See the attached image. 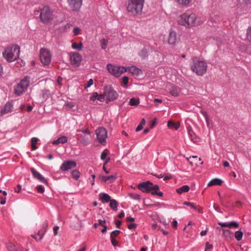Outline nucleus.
Here are the masks:
<instances>
[{"mask_svg": "<svg viewBox=\"0 0 251 251\" xmlns=\"http://www.w3.org/2000/svg\"><path fill=\"white\" fill-rule=\"evenodd\" d=\"M201 113L202 114V115L204 117V118L205 119V121L206 122V123L207 124V125H208L209 120L207 112L203 110H201Z\"/></svg>", "mask_w": 251, "mask_h": 251, "instance_id": "43", "label": "nucleus"}, {"mask_svg": "<svg viewBox=\"0 0 251 251\" xmlns=\"http://www.w3.org/2000/svg\"><path fill=\"white\" fill-rule=\"evenodd\" d=\"M101 48L104 49L107 46L108 41L105 39H102L100 40Z\"/></svg>", "mask_w": 251, "mask_h": 251, "instance_id": "40", "label": "nucleus"}, {"mask_svg": "<svg viewBox=\"0 0 251 251\" xmlns=\"http://www.w3.org/2000/svg\"><path fill=\"white\" fill-rule=\"evenodd\" d=\"M107 153L106 152V150L104 151L100 155V158L101 160H104L106 158V157L107 156Z\"/></svg>", "mask_w": 251, "mask_h": 251, "instance_id": "51", "label": "nucleus"}, {"mask_svg": "<svg viewBox=\"0 0 251 251\" xmlns=\"http://www.w3.org/2000/svg\"><path fill=\"white\" fill-rule=\"evenodd\" d=\"M139 103V99L131 98L129 101V104L131 106H137Z\"/></svg>", "mask_w": 251, "mask_h": 251, "instance_id": "33", "label": "nucleus"}, {"mask_svg": "<svg viewBox=\"0 0 251 251\" xmlns=\"http://www.w3.org/2000/svg\"><path fill=\"white\" fill-rule=\"evenodd\" d=\"M116 178V176L115 175H111L107 176V181H110L111 182L113 181Z\"/></svg>", "mask_w": 251, "mask_h": 251, "instance_id": "49", "label": "nucleus"}, {"mask_svg": "<svg viewBox=\"0 0 251 251\" xmlns=\"http://www.w3.org/2000/svg\"><path fill=\"white\" fill-rule=\"evenodd\" d=\"M196 19L195 14L185 13L177 18V22L179 25L189 27L195 25Z\"/></svg>", "mask_w": 251, "mask_h": 251, "instance_id": "3", "label": "nucleus"}, {"mask_svg": "<svg viewBox=\"0 0 251 251\" xmlns=\"http://www.w3.org/2000/svg\"><path fill=\"white\" fill-rule=\"evenodd\" d=\"M222 230L223 232V235L224 237L227 238H230L231 233L230 230L225 229H223Z\"/></svg>", "mask_w": 251, "mask_h": 251, "instance_id": "37", "label": "nucleus"}, {"mask_svg": "<svg viewBox=\"0 0 251 251\" xmlns=\"http://www.w3.org/2000/svg\"><path fill=\"white\" fill-rule=\"evenodd\" d=\"M101 181L106 182L107 181V176H100L99 177Z\"/></svg>", "mask_w": 251, "mask_h": 251, "instance_id": "58", "label": "nucleus"}, {"mask_svg": "<svg viewBox=\"0 0 251 251\" xmlns=\"http://www.w3.org/2000/svg\"><path fill=\"white\" fill-rule=\"evenodd\" d=\"M12 104L10 102H7L5 105L4 107L0 111L1 115H3L9 112H10L12 111Z\"/></svg>", "mask_w": 251, "mask_h": 251, "instance_id": "19", "label": "nucleus"}, {"mask_svg": "<svg viewBox=\"0 0 251 251\" xmlns=\"http://www.w3.org/2000/svg\"><path fill=\"white\" fill-rule=\"evenodd\" d=\"M104 94L106 103L117 100L119 95L111 85H107L104 89Z\"/></svg>", "mask_w": 251, "mask_h": 251, "instance_id": "5", "label": "nucleus"}, {"mask_svg": "<svg viewBox=\"0 0 251 251\" xmlns=\"http://www.w3.org/2000/svg\"><path fill=\"white\" fill-rule=\"evenodd\" d=\"M105 223V220H99V225H100L103 226L105 225H104Z\"/></svg>", "mask_w": 251, "mask_h": 251, "instance_id": "60", "label": "nucleus"}, {"mask_svg": "<svg viewBox=\"0 0 251 251\" xmlns=\"http://www.w3.org/2000/svg\"><path fill=\"white\" fill-rule=\"evenodd\" d=\"M120 233V231L119 230H115L112 231L110 234V238H114V237L118 236Z\"/></svg>", "mask_w": 251, "mask_h": 251, "instance_id": "44", "label": "nucleus"}, {"mask_svg": "<svg viewBox=\"0 0 251 251\" xmlns=\"http://www.w3.org/2000/svg\"><path fill=\"white\" fill-rule=\"evenodd\" d=\"M153 185L150 181H146L140 183L138 188L143 192H150Z\"/></svg>", "mask_w": 251, "mask_h": 251, "instance_id": "13", "label": "nucleus"}, {"mask_svg": "<svg viewBox=\"0 0 251 251\" xmlns=\"http://www.w3.org/2000/svg\"><path fill=\"white\" fill-rule=\"evenodd\" d=\"M97 139L101 145H104L106 143V139L107 137V133L106 129L102 127H100L95 130Z\"/></svg>", "mask_w": 251, "mask_h": 251, "instance_id": "9", "label": "nucleus"}, {"mask_svg": "<svg viewBox=\"0 0 251 251\" xmlns=\"http://www.w3.org/2000/svg\"><path fill=\"white\" fill-rule=\"evenodd\" d=\"M68 138L65 136H62L59 137L57 140H54L52 142V144L57 145L59 144H64L67 142Z\"/></svg>", "mask_w": 251, "mask_h": 251, "instance_id": "22", "label": "nucleus"}, {"mask_svg": "<svg viewBox=\"0 0 251 251\" xmlns=\"http://www.w3.org/2000/svg\"><path fill=\"white\" fill-rule=\"evenodd\" d=\"M98 100L100 101H102L104 100H105L104 94H103V95H99L97 93L95 92V100Z\"/></svg>", "mask_w": 251, "mask_h": 251, "instance_id": "36", "label": "nucleus"}, {"mask_svg": "<svg viewBox=\"0 0 251 251\" xmlns=\"http://www.w3.org/2000/svg\"><path fill=\"white\" fill-rule=\"evenodd\" d=\"M70 8L74 11H77L80 8L82 0H67Z\"/></svg>", "mask_w": 251, "mask_h": 251, "instance_id": "11", "label": "nucleus"}, {"mask_svg": "<svg viewBox=\"0 0 251 251\" xmlns=\"http://www.w3.org/2000/svg\"><path fill=\"white\" fill-rule=\"evenodd\" d=\"M172 226L173 227L176 228L177 226V222L176 220H174L172 222Z\"/></svg>", "mask_w": 251, "mask_h": 251, "instance_id": "59", "label": "nucleus"}, {"mask_svg": "<svg viewBox=\"0 0 251 251\" xmlns=\"http://www.w3.org/2000/svg\"><path fill=\"white\" fill-rule=\"evenodd\" d=\"M183 204L184 205L190 206L191 208H192L194 209L195 210L198 211L200 213L202 212V210H201V208L200 207H197V206H195L193 204V203H191V202H189L185 201L183 203Z\"/></svg>", "mask_w": 251, "mask_h": 251, "instance_id": "27", "label": "nucleus"}, {"mask_svg": "<svg viewBox=\"0 0 251 251\" xmlns=\"http://www.w3.org/2000/svg\"><path fill=\"white\" fill-rule=\"evenodd\" d=\"M168 126L169 128H174L176 129H177L179 127L180 125L178 123H174L172 121H169L168 123Z\"/></svg>", "mask_w": 251, "mask_h": 251, "instance_id": "29", "label": "nucleus"}, {"mask_svg": "<svg viewBox=\"0 0 251 251\" xmlns=\"http://www.w3.org/2000/svg\"><path fill=\"white\" fill-rule=\"evenodd\" d=\"M72 176L75 179H77L79 177V172L76 170H73L72 172Z\"/></svg>", "mask_w": 251, "mask_h": 251, "instance_id": "39", "label": "nucleus"}, {"mask_svg": "<svg viewBox=\"0 0 251 251\" xmlns=\"http://www.w3.org/2000/svg\"><path fill=\"white\" fill-rule=\"evenodd\" d=\"M109 206L110 207L115 211H117L118 210V202L115 200H111L109 201Z\"/></svg>", "mask_w": 251, "mask_h": 251, "instance_id": "25", "label": "nucleus"}, {"mask_svg": "<svg viewBox=\"0 0 251 251\" xmlns=\"http://www.w3.org/2000/svg\"><path fill=\"white\" fill-rule=\"evenodd\" d=\"M107 68L108 72L116 77L120 76L121 75L127 72V70L124 66H114L112 64H108Z\"/></svg>", "mask_w": 251, "mask_h": 251, "instance_id": "7", "label": "nucleus"}, {"mask_svg": "<svg viewBox=\"0 0 251 251\" xmlns=\"http://www.w3.org/2000/svg\"><path fill=\"white\" fill-rule=\"evenodd\" d=\"M50 95V92L49 90L44 89L42 92V97L44 99L47 100Z\"/></svg>", "mask_w": 251, "mask_h": 251, "instance_id": "35", "label": "nucleus"}, {"mask_svg": "<svg viewBox=\"0 0 251 251\" xmlns=\"http://www.w3.org/2000/svg\"><path fill=\"white\" fill-rule=\"evenodd\" d=\"M130 197L131 198L136 200H140V197L139 195L136 194H130Z\"/></svg>", "mask_w": 251, "mask_h": 251, "instance_id": "45", "label": "nucleus"}, {"mask_svg": "<svg viewBox=\"0 0 251 251\" xmlns=\"http://www.w3.org/2000/svg\"><path fill=\"white\" fill-rule=\"evenodd\" d=\"M110 159L109 158H108L107 159H106L105 160V161L104 162V164H103V171L106 173V174H108L109 173V170H107L106 168H105V165L106 164L108 163V162L109 161Z\"/></svg>", "mask_w": 251, "mask_h": 251, "instance_id": "46", "label": "nucleus"}, {"mask_svg": "<svg viewBox=\"0 0 251 251\" xmlns=\"http://www.w3.org/2000/svg\"><path fill=\"white\" fill-rule=\"evenodd\" d=\"M121 224H122V222L120 221H118V220L116 221V223H115L116 227L118 228H119Z\"/></svg>", "mask_w": 251, "mask_h": 251, "instance_id": "64", "label": "nucleus"}, {"mask_svg": "<svg viewBox=\"0 0 251 251\" xmlns=\"http://www.w3.org/2000/svg\"><path fill=\"white\" fill-rule=\"evenodd\" d=\"M127 70V71L134 75H138L142 74V71L139 68L136 67L135 66H132L130 67L126 68Z\"/></svg>", "mask_w": 251, "mask_h": 251, "instance_id": "20", "label": "nucleus"}, {"mask_svg": "<svg viewBox=\"0 0 251 251\" xmlns=\"http://www.w3.org/2000/svg\"><path fill=\"white\" fill-rule=\"evenodd\" d=\"M79 31H80V29L78 27H75L74 28L73 32H74V33L75 35H78L79 34Z\"/></svg>", "mask_w": 251, "mask_h": 251, "instance_id": "52", "label": "nucleus"}, {"mask_svg": "<svg viewBox=\"0 0 251 251\" xmlns=\"http://www.w3.org/2000/svg\"><path fill=\"white\" fill-rule=\"evenodd\" d=\"M112 244L113 246H116L118 244V242L116 240H115L114 238H110Z\"/></svg>", "mask_w": 251, "mask_h": 251, "instance_id": "54", "label": "nucleus"}, {"mask_svg": "<svg viewBox=\"0 0 251 251\" xmlns=\"http://www.w3.org/2000/svg\"><path fill=\"white\" fill-rule=\"evenodd\" d=\"M180 91L175 86H172L170 89V93L174 96H177L179 94Z\"/></svg>", "mask_w": 251, "mask_h": 251, "instance_id": "28", "label": "nucleus"}, {"mask_svg": "<svg viewBox=\"0 0 251 251\" xmlns=\"http://www.w3.org/2000/svg\"><path fill=\"white\" fill-rule=\"evenodd\" d=\"M222 180L219 178H214L212 179L209 183L207 185L208 186H212L214 185H221L222 183Z\"/></svg>", "mask_w": 251, "mask_h": 251, "instance_id": "23", "label": "nucleus"}, {"mask_svg": "<svg viewBox=\"0 0 251 251\" xmlns=\"http://www.w3.org/2000/svg\"><path fill=\"white\" fill-rule=\"evenodd\" d=\"M247 39L251 42V26H249L247 30Z\"/></svg>", "mask_w": 251, "mask_h": 251, "instance_id": "42", "label": "nucleus"}, {"mask_svg": "<svg viewBox=\"0 0 251 251\" xmlns=\"http://www.w3.org/2000/svg\"><path fill=\"white\" fill-rule=\"evenodd\" d=\"M62 78L61 76H58L57 79V82L59 84V85H62Z\"/></svg>", "mask_w": 251, "mask_h": 251, "instance_id": "63", "label": "nucleus"}, {"mask_svg": "<svg viewBox=\"0 0 251 251\" xmlns=\"http://www.w3.org/2000/svg\"><path fill=\"white\" fill-rule=\"evenodd\" d=\"M29 77L25 76L20 82L17 84L15 88V94L17 95H20L26 89L29 84Z\"/></svg>", "mask_w": 251, "mask_h": 251, "instance_id": "6", "label": "nucleus"}, {"mask_svg": "<svg viewBox=\"0 0 251 251\" xmlns=\"http://www.w3.org/2000/svg\"><path fill=\"white\" fill-rule=\"evenodd\" d=\"M128 77L126 76H124L122 78V83L124 85H126L128 83Z\"/></svg>", "mask_w": 251, "mask_h": 251, "instance_id": "47", "label": "nucleus"}, {"mask_svg": "<svg viewBox=\"0 0 251 251\" xmlns=\"http://www.w3.org/2000/svg\"><path fill=\"white\" fill-rule=\"evenodd\" d=\"M176 2L180 5L188 6L192 0H175Z\"/></svg>", "mask_w": 251, "mask_h": 251, "instance_id": "30", "label": "nucleus"}, {"mask_svg": "<svg viewBox=\"0 0 251 251\" xmlns=\"http://www.w3.org/2000/svg\"><path fill=\"white\" fill-rule=\"evenodd\" d=\"M40 17L41 21L44 24L48 23L52 20V12L48 6H45L43 8Z\"/></svg>", "mask_w": 251, "mask_h": 251, "instance_id": "8", "label": "nucleus"}, {"mask_svg": "<svg viewBox=\"0 0 251 251\" xmlns=\"http://www.w3.org/2000/svg\"><path fill=\"white\" fill-rule=\"evenodd\" d=\"M179 41V38L177 37L176 33L174 30L170 31L168 39V43L173 45L178 43Z\"/></svg>", "mask_w": 251, "mask_h": 251, "instance_id": "12", "label": "nucleus"}, {"mask_svg": "<svg viewBox=\"0 0 251 251\" xmlns=\"http://www.w3.org/2000/svg\"><path fill=\"white\" fill-rule=\"evenodd\" d=\"M20 50V48L18 45L9 46L2 52V55L8 62H13L19 57Z\"/></svg>", "mask_w": 251, "mask_h": 251, "instance_id": "2", "label": "nucleus"}, {"mask_svg": "<svg viewBox=\"0 0 251 251\" xmlns=\"http://www.w3.org/2000/svg\"><path fill=\"white\" fill-rule=\"evenodd\" d=\"M145 0H128L127 10L133 15L141 13Z\"/></svg>", "mask_w": 251, "mask_h": 251, "instance_id": "4", "label": "nucleus"}, {"mask_svg": "<svg viewBox=\"0 0 251 251\" xmlns=\"http://www.w3.org/2000/svg\"><path fill=\"white\" fill-rule=\"evenodd\" d=\"M30 171L34 177L37 179H38L40 182L45 184L46 185H48V182L45 179V178L41 175V174L38 172L36 171L33 168H31L30 169Z\"/></svg>", "mask_w": 251, "mask_h": 251, "instance_id": "14", "label": "nucleus"}, {"mask_svg": "<svg viewBox=\"0 0 251 251\" xmlns=\"http://www.w3.org/2000/svg\"><path fill=\"white\" fill-rule=\"evenodd\" d=\"M212 245L210 244L208 242H206L205 244V249L208 250L211 249L212 248Z\"/></svg>", "mask_w": 251, "mask_h": 251, "instance_id": "55", "label": "nucleus"}, {"mask_svg": "<svg viewBox=\"0 0 251 251\" xmlns=\"http://www.w3.org/2000/svg\"><path fill=\"white\" fill-rule=\"evenodd\" d=\"M99 200L102 203H107L110 201V196L106 193H100L98 195Z\"/></svg>", "mask_w": 251, "mask_h": 251, "instance_id": "18", "label": "nucleus"}, {"mask_svg": "<svg viewBox=\"0 0 251 251\" xmlns=\"http://www.w3.org/2000/svg\"><path fill=\"white\" fill-rule=\"evenodd\" d=\"M93 83H94L93 79L92 78L90 79L87 83V85L85 86V89H87V88L90 87L93 84Z\"/></svg>", "mask_w": 251, "mask_h": 251, "instance_id": "48", "label": "nucleus"}, {"mask_svg": "<svg viewBox=\"0 0 251 251\" xmlns=\"http://www.w3.org/2000/svg\"><path fill=\"white\" fill-rule=\"evenodd\" d=\"M76 163L74 161H65L60 167V170L63 171H67L72 168L75 167Z\"/></svg>", "mask_w": 251, "mask_h": 251, "instance_id": "15", "label": "nucleus"}, {"mask_svg": "<svg viewBox=\"0 0 251 251\" xmlns=\"http://www.w3.org/2000/svg\"><path fill=\"white\" fill-rule=\"evenodd\" d=\"M22 189V186L20 184L18 185L17 187L15 189V191L16 193H20Z\"/></svg>", "mask_w": 251, "mask_h": 251, "instance_id": "56", "label": "nucleus"}, {"mask_svg": "<svg viewBox=\"0 0 251 251\" xmlns=\"http://www.w3.org/2000/svg\"><path fill=\"white\" fill-rule=\"evenodd\" d=\"M72 47L73 49L80 50L82 47V44L81 43H80L79 44H77L75 43H74L72 44Z\"/></svg>", "mask_w": 251, "mask_h": 251, "instance_id": "41", "label": "nucleus"}, {"mask_svg": "<svg viewBox=\"0 0 251 251\" xmlns=\"http://www.w3.org/2000/svg\"><path fill=\"white\" fill-rule=\"evenodd\" d=\"M143 126H141V125H139L137 127H136V131L138 132V131H139L140 130H141V129H142L143 128Z\"/></svg>", "mask_w": 251, "mask_h": 251, "instance_id": "62", "label": "nucleus"}, {"mask_svg": "<svg viewBox=\"0 0 251 251\" xmlns=\"http://www.w3.org/2000/svg\"><path fill=\"white\" fill-rule=\"evenodd\" d=\"M7 249L9 251H15L16 250V246L12 243H9L6 245Z\"/></svg>", "mask_w": 251, "mask_h": 251, "instance_id": "38", "label": "nucleus"}, {"mask_svg": "<svg viewBox=\"0 0 251 251\" xmlns=\"http://www.w3.org/2000/svg\"><path fill=\"white\" fill-rule=\"evenodd\" d=\"M218 225L222 227H228L230 228H237L239 227L238 223L235 221L226 223L219 222Z\"/></svg>", "mask_w": 251, "mask_h": 251, "instance_id": "17", "label": "nucleus"}, {"mask_svg": "<svg viewBox=\"0 0 251 251\" xmlns=\"http://www.w3.org/2000/svg\"><path fill=\"white\" fill-rule=\"evenodd\" d=\"M164 177V180H169V179H170L171 178H172V176L171 175H166Z\"/></svg>", "mask_w": 251, "mask_h": 251, "instance_id": "61", "label": "nucleus"}, {"mask_svg": "<svg viewBox=\"0 0 251 251\" xmlns=\"http://www.w3.org/2000/svg\"><path fill=\"white\" fill-rule=\"evenodd\" d=\"M243 235V232L241 230H239L235 232V238L237 241H240L242 239Z\"/></svg>", "mask_w": 251, "mask_h": 251, "instance_id": "32", "label": "nucleus"}, {"mask_svg": "<svg viewBox=\"0 0 251 251\" xmlns=\"http://www.w3.org/2000/svg\"><path fill=\"white\" fill-rule=\"evenodd\" d=\"M191 70L198 75H203L206 73L207 68V63L197 57L193 58L190 65Z\"/></svg>", "mask_w": 251, "mask_h": 251, "instance_id": "1", "label": "nucleus"}, {"mask_svg": "<svg viewBox=\"0 0 251 251\" xmlns=\"http://www.w3.org/2000/svg\"><path fill=\"white\" fill-rule=\"evenodd\" d=\"M150 192H151V194L153 195H157L160 197H161L163 195V193L159 191V187L157 185L153 184Z\"/></svg>", "mask_w": 251, "mask_h": 251, "instance_id": "21", "label": "nucleus"}, {"mask_svg": "<svg viewBox=\"0 0 251 251\" xmlns=\"http://www.w3.org/2000/svg\"><path fill=\"white\" fill-rule=\"evenodd\" d=\"M139 55L142 58H145L148 56V51L146 49H143L139 52Z\"/></svg>", "mask_w": 251, "mask_h": 251, "instance_id": "31", "label": "nucleus"}, {"mask_svg": "<svg viewBox=\"0 0 251 251\" xmlns=\"http://www.w3.org/2000/svg\"><path fill=\"white\" fill-rule=\"evenodd\" d=\"M59 228V227L58 226H54L53 227V233L55 235H56L57 234V231Z\"/></svg>", "mask_w": 251, "mask_h": 251, "instance_id": "57", "label": "nucleus"}, {"mask_svg": "<svg viewBox=\"0 0 251 251\" xmlns=\"http://www.w3.org/2000/svg\"><path fill=\"white\" fill-rule=\"evenodd\" d=\"M40 58L44 65H48L51 61V54L46 49H41L40 51Z\"/></svg>", "mask_w": 251, "mask_h": 251, "instance_id": "10", "label": "nucleus"}, {"mask_svg": "<svg viewBox=\"0 0 251 251\" xmlns=\"http://www.w3.org/2000/svg\"><path fill=\"white\" fill-rule=\"evenodd\" d=\"M81 61V57L78 53L74 52L71 56V61L73 65L78 66Z\"/></svg>", "mask_w": 251, "mask_h": 251, "instance_id": "16", "label": "nucleus"}, {"mask_svg": "<svg viewBox=\"0 0 251 251\" xmlns=\"http://www.w3.org/2000/svg\"><path fill=\"white\" fill-rule=\"evenodd\" d=\"M190 190V187L188 185H183L180 188L177 189L176 192L180 194L183 192H187Z\"/></svg>", "mask_w": 251, "mask_h": 251, "instance_id": "26", "label": "nucleus"}, {"mask_svg": "<svg viewBox=\"0 0 251 251\" xmlns=\"http://www.w3.org/2000/svg\"><path fill=\"white\" fill-rule=\"evenodd\" d=\"M187 128L188 133L190 138L191 139V140L192 141H193L194 142H196V141L195 140L196 136H195V134L193 130L192 127L191 126H187Z\"/></svg>", "mask_w": 251, "mask_h": 251, "instance_id": "24", "label": "nucleus"}, {"mask_svg": "<svg viewBox=\"0 0 251 251\" xmlns=\"http://www.w3.org/2000/svg\"><path fill=\"white\" fill-rule=\"evenodd\" d=\"M137 225L135 224H130L128 225V228L129 229H132L136 228Z\"/></svg>", "mask_w": 251, "mask_h": 251, "instance_id": "53", "label": "nucleus"}, {"mask_svg": "<svg viewBox=\"0 0 251 251\" xmlns=\"http://www.w3.org/2000/svg\"><path fill=\"white\" fill-rule=\"evenodd\" d=\"M37 190L38 192L41 193H43L45 191L44 187L42 185H38L37 187Z\"/></svg>", "mask_w": 251, "mask_h": 251, "instance_id": "50", "label": "nucleus"}, {"mask_svg": "<svg viewBox=\"0 0 251 251\" xmlns=\"http://www.w3.org/2000/svg\"><path fill=\"white\" fill-rule=\"evenodd\" d=\"M38 141V139L36 137H33L31 139V148L32 150H35L37 149V147L36 146V144L37 143Z\"/></svg>", "mask_w": 251, "mask_h": 251, "instance_id": "34", "label": "nucleus"}]
</instances>
